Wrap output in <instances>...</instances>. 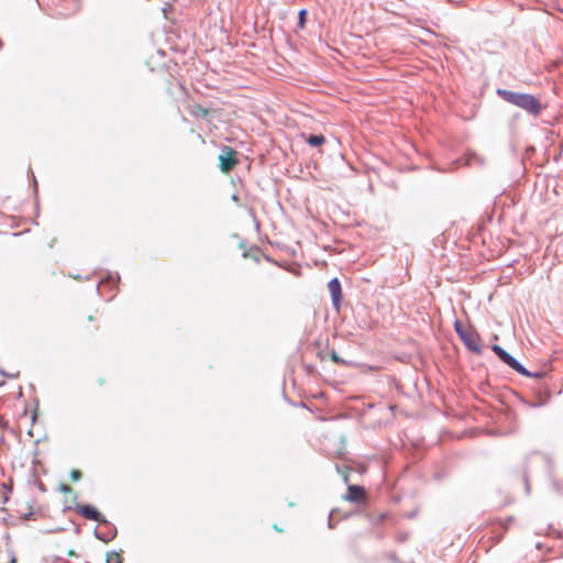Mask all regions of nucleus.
I'll list each match as a JSON object with an SVG mask.
<instances>
[{
    "label": "nucleus",
    "instance_id": "nucleus-1",
    "mask_svg": "<svg viewBox=\"0 0 563 563\" xmlns=\"http://www.w3.org/2000/svg\"><path fill=\"white\" fill-rule=\"evenodd\" d=\"M496 92L504 101L514 104L532 115L540 114L542 110L540 101L533 95L516 92L503 88H498Z\"/></svg>",
    "mask_w": 563,
    "mask_h": 563
},
{
    "label": "nucleus",
    "instance_id": "nucleus-2",
    "mask_svg": "<svg viewBox=\"0 0 563 563\" xmlns=\"http://www.w3.org/2000/svg\"><path fill=\"white\" fill-rule=\"evenodd\" d=\"M454 330L468 351L475 353L476 355L483 354V346L479 343L481 338L475 330L466 329L459 320H456L454 323Z\"/></svg>",
    "mask_w": 563,
    "mask_h": 563
},
{
    "label": "nucleus",
    "instance_id": "nucleus-3",
    "mask_svg": "<svg viewBox=\"0 0 563 563\" xmlns=\"http://www.w3.org/2000/svg\"><path fill=\"white\" fill-rule=\"evenodd\" d=\"M492 351L498 356V358L508 365L511 369L517 372L518 374L526 376V377H541L543 374L536 373L532 374L530 371H528L517 358H515L511 354H509L505 349H503L498 344L492 345Z\"/></svg>",
    "mask_w": 563,
    "mask_h": 563
},
{
    "label": "nucleus",
    "instance_id": "nucleus-4",
    "mask_svg": "<svg viewBox=\"0 0 563 563\" xmlns=\"http://www.w3.org/2000/svg\"><path fill=\"white\" fill-rule=\"evenodd\" d=\"M238 152L231 146L223 145L219 155V167L222 173L231 172L239 163L236 157Z\"/></svg>",
    "mask_w": 563,
    "mask_h": 563
},
{
    "label": "nucleus",
    "instance_id": "nucleus-5",
    "mask_svg": "<svg viewBox=\"0 0 563 563\" xmlns=\"http://www.w3.org/2000/svg\"><path fill=\"white\" fill-rule=\"evenodd\" d=\"M99 526L100 529L96 528L93 532L98 540L108 543L115 538L118 531L113 523L103 518Z\"/></svg>",
    "mask_w": 563,
    "mask_h": 563
},
{
    "label": "nucleus",
    "instance_id": "nucleus-6",
    "mask_svg": "<svg viewBox=\"0 0 563 563\" xmlns=\"http://www.w3.org/2000/svg\"><path fill=\"white\" fill-rule=\"evenodd\" d=\"M328 289L331 295L332 306L336 312L340 311L341 302L343 299L342 286L339 278L334 277L328 283Z\"/></svg>",
    "mask_w": 563,
    "mask_h": 563
},
{
    "label": "nucleus",
    "instance_id": "nucleus-7",
    "mask_svg": "<svg viewBox=\"0 0 563 563\" xmlns=\"http://www.w3.org/2000/svg\"><path fill=\"white\" fill-rule=\"evenodd\" d=\"M76 511L85 519L92 520L98 523L102 522L104 518V516L95 506L89 504L77 505Z\"/></svg>",
    "mask_w": 563,
    "mask_h": 563
},
{
    "label": "nucleus",
    "instance_id": "nucleus-8",
    "mask_svg": "<svg viewBox=\"0 0 563 563\" xmlns=\"http://www.w3.org/2000/svg\"><path fill=\"white\" fill-rule=\"evenodd\" d=\"M365 497V489L360 485H349L345 498L352 503H358Z\"/></svg>",
    "mask_w": 563,
    "mask_h": 563
},
{
    "label": "nucleus",
    "instance_id": "nucleus-9",
    "mask_svg": "<svg viewBox=\"0 0 563 563\" xmlns=\"http://www.w3.org/2000/svg\"><path fill=\"white\" fill-rule=\"evenodd\" d=\"M209 113H210L209 109H207L198 103L190 106V114L194 115L195 118L207 119Z\"/></svg>",
    "mask_w": 563,
    "mask_h": 563
},
{
    "label": "nucleus",
    "instance_id": "nucleus-10",
    "mask_svg": "<svg viewBox=\"0 0 563 563\" xmlns=\"http://www.w3.org/2000/svg\"><path fill=\"white\" fill-rule=\"evenodd\" d=\"M306 142L311 147H318L325 143V137L322 134H309Z\"/></svg>",
    "mask_w": 563,
    "mask_h": 563
},
{
    "label": "nucleus",
    "instance_id": "nucleus-11",
    "mask_svg": "<svg viewBox=\"0 0 563 563\" xmlns=\"http://www.w3.org/2000/svg\"><path fill=\"white\" fill-rule=\"evenodd\" d=\"M106 563H123V558L120 553L110 551L107 553Z\"/></svg>",
    "mask_w": 563,
    "mask_h": 563
},
{
    "label": "nucleus",
    "instance_id": "nucleus-12",
    "mask_svg": "<svg viewBox=\"0 0 563 563\" xmlns=\"http://www.w3.org/2000/svg\"><path fill=\"white\" fill-rule=\"evenodd\" d=\"M120 279V276L117 274L115 277L112 276L111 274H109L106 278L101 279L99 282V285L97 286V289H99V287L102 285H108V284H111L113 286L117 285V283L119 282Z\"/></svg>",
    "mask_w": 563,
    "mask_h": 563
},
{
    "label": "nucleus",
    "instance_id": "nucleus-13",
    "mask_svg": "<svg viewBox=\"0 0 563 563\" xmlns=\"http://www.w3.org/2000/svg\"><path fill=\"white\" fill-rule=\"evenodd\" d=\"M330 357L338 365H347V366L352 365V362H347V361L343 360L342 357H340V355L334 350H332L330 352Z\"/></svg>",
    "mask_w": 563,
    "mask_h": 563
},
{
    "label": "nucleus",
    "instance_id": "nucleus-14",
    "mask_svg": "<svg viewBox=\"0 0 563 563\" xmlns=\"http://www.w3.org/2000/svg\"><path fill=\"white\" fill-rule=\"evenodd\" d=\"M307 14H308V11L306 9H301L298 12V27L299 29H303L305 27L306 22H307Z\"/></svg>",
    "mask_w": 563,
    "mask_h": 563
},
{
    "label": "nucleus",
    "instance_id": "nucleus-15",
    "mask_svg": "<svg viewBox=\"0 0 563 563\" xmlns=\"http://www.w3.org/2000/svg\"><path fill=\"white\" fill-rule=\"evenodd\" d=\"M81 477H82V474H81V472L79 470H71L70 471V478L74 482L79 481Z\"/></svg>",
    "mask_w": 563,
    "mask_h": 563
},
{
    "label": "nucleus",
    "instance_id": "nucleus-16",
    "mask_svg": "<svg viewBox=\"0 0 563 563\" xmlns=\"http://www.w3.org/2000/svg\"><path fill=\"white\" fill-rule=\"evenodd\" d=\"M474 158H477V156L475 154L468 155L465 164L468 166L474 165L475 164ZM476 164L482 165V164H484V162H476Z\"/></svg>",
    "mask_w": 563,
    "mask_h": 563
},
{
    "label": "nucleus",
    "instance_id": "nucleus-17",
    "mask_svg": "<svg viewBox=\"0 0 563 563\" xmlns=\"http://www.w3.org/2000/svg\"><path fill=\"white\" fill-rule=\"evenodd\" d=\"M59 490L63 492V493H71L73 492L71 487L66 485V484H62L59 486Z\"/></svg>",
    "mask_w": 563,
    "mask_h": 563
},
{
    "label": "nucleus",
    "instance_id": "nucleus-18",
    "mask_svg": "<svg viewBox=\"0 0 563 563\" xmlns=\"http://www.w3.org/2000/svg\"><path fill=\"white\" fill-rule=\"evenodd\" d=\"M29 173H30V174H31V176H32V180H33V184H34V188H35V190H36V189H37V181H36V178H35V176H34L33 172L31 170V168H29Z\"/></svg>",
    "mask_w": 563,
    "mask_h": 563
},
{
    "label": "nucleus",
    "instance_id": "nucleus-19",
    "mask_svg": "<svg viewBox=\"0 0 563 563\" xmlns=\"http://www.w3.org/2000/svg\"><path fill=\"white\" fill-rule=\"evenodd\" d=\"M231 199H232V201H234L235 203L240 205V197H239V195H236V194L232 195Z\"/></svg>",
    "mask_w": 563,
    "mask_h": 563
},
{
    "label": "nucleus",
    "instance_id": "nucleus-20",
    "mask_svg": "<svg viewBox=\"0 0 563 563\" xmlns=\"http://www.w3.org/2000/svg\"><path fill=\"white\" fill-rule=\"evenodd\" d=\"M332 515H333V510H332V511L330 512V515H329L328 526H329V528H330V529H332V528H333V523H332Z\"/></svg>",
    "mask_w": 563,
    "mask_h": 563
},
{
    "label": "nucleus",
    "instance_id": "nucleus-21",
    "mask_svg": "<svg viewBox=\"0 0 563 563\" xmlns=\"http://www.w3.org/2000/svg\"><path fill=\"white\" fill-rule=\"evenodd\" d=\"M525 484H526V492H527V494H529V492H530V487H529V483H528V477H527V475L525 476Z\"/></svg>",
    "mask_w": 563,
    "mask_h": 563
},
{
    "label": "nucleus",
    "instance_id": "nucleus-22",
    "mask_svg": "<svg viewBox=\"0 0 563 563\" xmlns=\"http://www.w3.org/2000/svg\"><path fill=\"white\" fill-rule=\"evenodd\" d=\"M545 402L544 401H540L538 404H532L531 406L532 407H538V406H543Z\"/></svg>",
    "mask_w": 563,
    "mask_h": 563
},
{
    "label": "nucleus",
    "instance_id": "nucleus-23",
    "mask_svg": "<svg viewBox=\"0 0 563 563\" xmlns=\"http://www.w3.org/2000/svg\"><path fill=\"white\" fill-rule=\"evenodd\" d=\"M343 479H344L345 483L349 482V475L346 473L343 474Z\"/></svg>",
    "mask_w": 563,
    "mask_h": 563
},
{
    "label": "nucleus",
    "instance_id": "nucleus-24",
    "mask_svg": "<svg viewBox=\"0 0 563 563\" xmlns=\"http://www.w3.org/2000/svg\"><path fill=\"white\" fill-rule=\"evenodd\" d=\"M33 516V512H29L27 515H25V519H31Z\"/></svg>",
    "mask_w": 563,
    "mask_h": 563
}]
</instances>
